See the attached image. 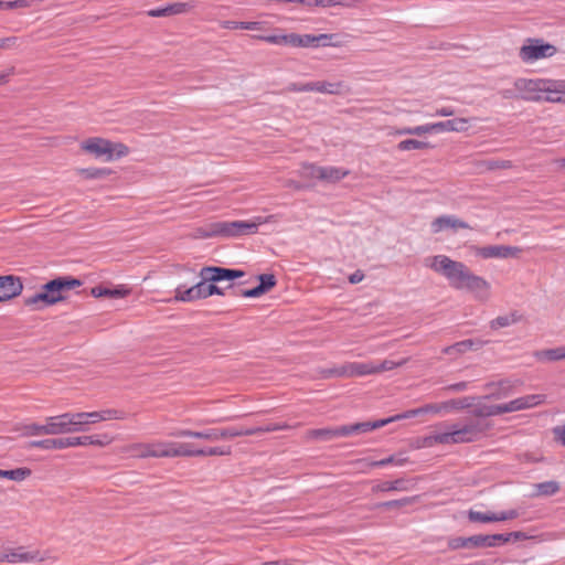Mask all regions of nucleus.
<instances>
[{
	"label": "nucleus",
	"mask_w": 565,
	"mask_h": 565,
	"mask_svg": "<svg viewBox=\"0 0 565 565\" xmlns=\"http://www.w3.org/2000/svg\"><path fill=\"white\" fill-rule=\"evenodd\" d=\"M12 431L19 433L22 437L46 435L45 424L39 423H19L13 426Z\"/></svg>",
	"instance_id": "obj_24"
},
{
	"label": "nucleus",
	"mask_w": 565,
	"mask_h": 565,
	"mask_svg": "<svg viewBox=\"0 0 565 565\" xmlns=\"http://www.w3.org/2000/svg\"><path fill=\"white\" fill-rule=\"evenodd\" d=\"M488 342L481 339H466L444 348L441 352L446 355L457 356L468 351H478Z\"/></svg>",
	"instance_id": "obj_16"
},
{
	"label": "nucleus",
	"mask_w": 565,
	"mask_h": 565,
	"mask_svg": "<svg viewBox=\"0 0 565 565\" xmlns=\"http://www.w3.org/2000/svg\"><path fill=\"white\" fill-rule=\"evenodd\" d=\"M231 447L194 448V457L227 456L231 455Z\"/></svg>",
	"instance_id": "obj_46"
},
{
	"label": "nucleus",
	"mask_w": 565,
	"mask_h": 565,
	"mask_svg": "<svg viewBox=\"0 0 565 565\" xmlns=\"http://www.w3.org/2000/svg\"><path fill=\"white\" fill-rule=\"evenodd\" d=\"M521 398L522 403L524 404V409L534 407L544 402V396L540 394L526 395L522 396Z\"/></svg>",
	"instance_id": "obj_55"
},
{
	"label": "nucleus",
	"mask_w": 565,
	"mask_h": 565,
	"mask_svg": "<svg viewBox=\"0 0 565 565\" xmlns=\"http://www.w3.org/2000/svg\"><path fill=\"white\" fill-rule=\"evenodd\" d=\"M392 422H395L394 416L385 418V419L374 420V422H361V423L338 426L339 427V437H348L351 435L369 433L374 429L381 428Z\"/></svg>",
	"instance_id": "obj_10"
},
{
	"label": "nucleus",
	"mask_w": 565,
	"mask_h": 565,
	"mask_svg": "<svg viewBox=\"0 0 565 565\" xmlns=\"http://www.w3.org/2000/svg\"><path fill=\"white\" fill-rule=\"evenodd\" d=\"M290 428V425L287 423H267L262 426L256 427H227V428H215L217 440L221 439H230L235 437L243 436H255L262 435L265 433L278 431V430H287Z\"/></svg>",
	"instance_id": "obj_6"
},
{
	"label": "nucleus",
	"mask_w": 565,
	"mask_h": 565,
	"mask_svg": "<svg viewBox=\"0 0 565 565\" xmlns=\"http://www.w3.org/2000/svg\"><path fill=\"white\" fill-rule=\"evenodd\" d=\"M311 175L323 181L337 182L348 175L349 171L335 167H317L311 164Z\"/></svg>",
	"instance_id": "obj_17"
},
{
	"label": "nucleus",
	"mask_w": 565,
	"mask_h": 565,
	"mask_svg": "<svg viewBox=\"0 0 565 565\" xmlns=\"http://www.w3.org/2000/svg\"><path fill=\"white\" fill-rule=\"evenodd\" d=\"M199 276H203L205 280L211 282L232 281L245 276V271L237 268H227L221 266H204L201 268Z\"/></svg>",
	"instance_id": "obj_8"
},
{
	"label": "nucleus",
	"mask_w": 565,
	"mask_h": 565,
	"mask_svg": "<svg viewBox=\"0 0 565 565\" xmlns=\"http://www.w3.org/2000/svg\"><path fill=\"white\" fill-rule=\"evenodd\" d=\"M200 277H201V280L193 285V288L195 291V297L198 300L207 298L206 286H207V282H211V280H205L203 278V276H200Z\"/></svg>",
	"instance_id": "obj_56"
},
{
	"label": "nucleus",
	"mask_w": 565,
	"mask_h": 565,
	"mask_svg": "<svg viewBox=\"0 0 565 565\" xmlns=\"http://www.w3.org/2000/svg\"><path fill=\"white\" fill-rule=\"evenodd\" d=\"M287 92H313V82L309 83H290L287 88Z\"/></svg>",
	"instance_id": "obj_57"
},
{
	"label": "nucleus",
	"mask_w": 565,
	"mask_h": 565,
	"mask_svg": "<svg viewBox=\"0 0 565 565\" xmlns=\"http://www.w3.org/2000/svg\"><path fill=\"white\" fill-rule=\"evenodd\" d=\"M441 409H444V406H443V403H439V404H427L420 408H417V409H411V411H407L403 414H398V415H395L394 416V420H398V419H403V418H409V417H413L417 414H420V413H428V412H434V413H438L440 412Z\"/></svg>",
	"instance_id": "obj_40"
},
{
	"label": "nucleus",
	"mask_w": 565,
	"mask_h": 565,
	"mask_svg": "<svg viewBox=\"0 0 565 565\" xmlns=\"http://www.w3.org/2000/svg\"><path fill=\"white\" fill-rule=\"evenodd\" d=\"M475 548L495 547L504 544L502 533L473 535Z\"/></svg>",
	"instance_id": "obj_27"
},
{
	"label": "nucleus",
	"mask_w": 565,
	"mask_h": 565,
	"mask_svg": "<svg viewBox=\"0 0 565 565\" xmlns=\"http://www.w3.org/2000/svg\"><path fill=\"white\" fill-rule=\"evenodd\" d=\"M335 38V34L333 33H321L318 35H315V44L316 46L322 45V46H329L333 45L330 41Z\"/></svg>",
	"instance_id": "obj_60"
},
{
	"label": "nucleus",
	"mask_w": 565,
	"mask_h": 565,
	"mask_svg": "<svg viewBox=\"0 0 565 565\" xmlns=\"http://www.w3.org/2000/svg\"><path fill=\"white\" fill-rule=\"evenodd\" d=\"M267 42L270 44H284L292 47H299L300 43V34L298 33H289V34H271L269 38H266Z\"/></svg>",
	"instance_id": "obj_34"
},
{
	"label": "nucleus",
	"mask_w": 565,
	"mask_h": 565,
	"mask_svg": "<svg viewBox=\"0 0 565 565\" xmlns=\"http://www.w3.org/2000/svg\"><path fill=\"white\" fill-rule=\"evenodd\" d=\"M557 49L545 42L543 39L529 38L520 47L519 56L524 63L534 62L541 58L551 57L556 54Z\"/></svg>",
	"instance_id": "obj_7"
},
{
	"label": "nucleus",
	"mask_w": 565,
	"mask_h": 565,
	"mask_svg": "<svg viewBox=\"0 0 565 565\" xmlns=\"http://www.w3.org/2000/svg\"><path fill=\"white\" fill-rule=\"evenodd\" d=\"M194 438L216 441L217 435L215 428H210L203 431H195Z\"/></svg>",
	"instance_id": "obj_62"
},
{
	"label": "nucleus",
	"mask_w": 565,
	"mask_h": 565,
	"mask_svg": "<svg viewBox=\"0 0 565 565\" xmlns=\"http://www.w3.org/2000/svg\"><path fill=\"white\" fill-rule=\"evenodd\" d=\"M174 300L175 301H184V302L198 300L195 297V291H194L193 286H191L189 288H186L184 285L178 286L175 288Z\"/></svg>",
	"instance_id": "obj_49"
},
{
	"label": "nucleus",
	"mask_w": 565,
	"mask_h": 565,
	"mask_svg": "<svg viewBox=\"0 0 565 565\" xmlns=\"http://www.w3.org/2000/svg\"><path fill=\"white\" fill-rule=\"evenodd\" d=\"M475 408L471 411V414L477 418H486L494 416L493 405L486 404H475Z\"/></svg>",
	"instance_id": "obj_52"
},
{
	"label": "nucleus",
	"mask_w": 565,
	"mask_h": 565,
	"mask_svg": "<svg viewBox=\"0 0 565 565\" xmlns=\"http://www.w3.org/2000/svg\"><path fill=\"white\" fill-rule=\"evenodd\" d=\"M83 280L74 276H56L53 279L47 280L43 284V290H45L49 305L54 306L68 298V292L83 285Z\"/></svg>",
	"instance_id": "obj_5"
},
{
	"label": "nucleus",
	"mask_w": 565,
	"mask_h": 565,
	"mask_svg": "<svg viewBox=\"0 0 565 565\" xmlns=\"http://www.w3.org/2000/svg\"><path fill=\"white\" fill-rule=\"evenodd\" d=\"M111 140L102 137H90L81 142V149L95 158H104L109 161Z\"/></svg>",
	"instance_id": "obj_11"
},
{
	"label": "nucleus",
	"mask_w": 565,
	"mask_h": 565,
	"mask_svg": "<svg viewBox=\"0 0 565 565\" xmlns=\"http://www.w3.org/2000/svg\"><path fill=\"white\" fill-rule=\"evenodd\" d=\"M24 547L20 546L17 550H10L9 557L10 563H18V562H32V561H43L42 557H40V552H23Z\"/></svg>",
	"instance_id": "obj_33"
},
{
	"label": "nucleus",
	"mask_w": 565,
	"mask_h": 565,
	"mask_svg": "<svg viewBox=\"0 0 565 565\" xmlns=\"http://www.w3.org/2000/svg\"><path fill=\"white\" fill-rule=\"evenodd\" d=\"M431 269L445 276L454 289L472 292L478 299H487L489 296L490 284L483 277L475 275L462 262L437 255Z\"/></svg>",
	"instance_id": "obj_1"
},
{
	"label": "nucleus",
	"mask_w": 565,
	"mask_h": 565,
	"mask_svg": "<svg viewBox=\"0 0 565 565\" xmlns=\"http://www.w3.org/2000/svg\"><path fill=\"white\" fill-rule=\"evenodd\" d=\"M433 232L438 233L444 228L452 227L455 230L457 228H470L469 224L465 221H461L459 218H456L451 215H441L437 218H435L431 223Z\"/></svg>",
	"instance_id": "obj_21"
},
{
	"label": "nucleus",
	"mask_w": 565,
	"mask_h": 565,
	"mask_svg": "<svg viewBox=\"0 0 565 565\" xmlns=\"http://www.w3.org/2000/svg\"><path fill=\"white\" fill-rule=\"evenodd\" d=\"M401 365V363H395L390 360H384L381 363L374 364V373H381L383 371H390L393 370L395 366Z\"/></svg>",
	"instance_id": "obj_63"
},
{
	"label": "nucleus",
	"mask_w": 565,
	"mask_h": 565,
	"mask_svg": "<svg viewBox=\"0 0 565 565\" xmlns=\"http://www.w3.org/2000/svg\"><path fill=\"white\" fill-rule=\"evenodd\" d=\"M548 82H553L556 84H561L562 87L559 88V93H542L544 102L550 103H565V81H556V79H548Z\"/></svg>",
	"instance_id": "obj_48"
},
{
	"label": "nucleus",
	"mask_w": 565,
	"mask_h": 565,
	"mask_svg": "<svg viewBox=\"0 0 565 565\" xmlns=\"http://www.w3.org/2000/svg\"><path fill=\"white\" fill-rule=\"evenodd\" d=\"M515 89L520 93V97L529 102H541L542 93H559L561 84L548 82L545 78L527 79L519 78L514 83Z\"/></svg>",
	"instance_id": "obj_4"
},
{
	"label": "nucleus",
	"mask_w": 565,
	"mask_h": 565,
	"mask_svg": "<svg viewBox=\"0 0 565 565\" xmlns=\"http://www.w3.org/2000/svg\"><path fill=\"white\" fill-rule=\"evenodd\" d=\"M109 161L126 157L129 153V147L122 142L111 141Z\"/></svg>",
	"instance_id": "obj_51"
},
{
	"label": "nucleus",
	"mask_w": 565,
	"mask_h": 565,
	"mask_svg": "<svg viewBox=\"0 0 565 565\" xmlns=\"http://www.w3.org/2000/svg\"><path fill=\"white\" fill-rule=\"evenodd\" d=\"M520 516V512L516 509H510L507 511L497 512V522L514 520Z\"/></svg>",
	"instance_id": "obj_59"
},
{
	"label": "nucleus",
	"mask_w": 565,
	"mask_h": 565,
	"mask_svg": "<svg viewBox=\"0 0 565 565\" xmlns=\"http://www.w3.org/2000/svg\"><path fill=\"white\" fill-rule=\"evenodd\" d=\"M481 398L482 397L477 396L451 398L446 402H443V406L445 411H460L472 407L475 405V402L480 401Z\"/></svg>",
	"instance_id": "obj_29"
},
{
	"label": "nucleus",
	"mask_w": 565,
	"mask_h": 565,
	"mask_svg": "<svg viewBox=\"0 0 565 565\" xmlns=\"http://www.w3.org/2000/svg\"><path fill=\"white\" fill-rule=\"evenodd\" d=\"M102 415H103V420H109V419H119V420H122V419H126L127 416H128V413H126L125 411H120V409H104V411H100Z\"/></svg>",
	"instance_id": "obj_54"
},
{
	"label": "nucleus",
	"mask_w": 565,
	"mask_h": 565,
	"mask_svg": "<svg viewBox=\"0 0 565 565\" xmlns=\"http://www.w3.org/2000/svg\"><path fill=\"white\" fill-rule=\"evenodd\" d=\"M406 462H408V458L405 457L403 452H398L381 460L369 461L367 466L369 468H381L387 465L403 466Z\"/></svg>",
	"instance_id": "obj_38"
},
{
	"label": "nucleus",
	"mask_w": 565,
	"mask_h": 565,
	"mask_svg": "<svg viewBox=\"0 0 565 565\" xmlns=\"http://www.w3.org/2000/svg\"><path fill=\"white\" fill-rule=\"evenodd\" d=\"M374 373V363L353 362L341 367L326 371V376H363Z\"/></svg>",
	"instance_id": "obj_13"
},
{
	"label": "nucleus",
	"mask_w": 565,
	"mask_h": 565,
	"mask_svg": "<svg viewBox=\"0 0 565 565\" xmlns=\"http://www.w3.org/2000/svg\"><path fill=\"white\" fill-rule=\"evenodd\" d=\"M431 132H436L435 122L413 127L414 136H423Z\"/></svg>",
	"instance_id": "obj_61"
},
{
	"label": "nucleus",
	"mask_w": 565,
	"mask_h": 565,
	"mask_svg": "<svg viewBox=\"0 0 565 565\" xmlns=\"http://www.w3.org/2000/svg\"><path fill=\"white\" fill-rule=\"evenodd\" d=\"M67 416H68L70 424H71L72 428H74L73 429L74 433L86 430V425H88L86 412L67 413Z\"/></svg>",
	"instance_id": "obj_42"
},
{
	"label": "nucleus",
	"mask_w": 565,
	"mask_h": 565,
	"mask_svg": "<svg viewBox=\"0 0 565 565\" xmlns=\"http://www.w3.org/2000/svg\"><path fill=\"white\" fill-rule=\"evenodd\" d=\"M257 286L248 289H239L238 292H234L233 296L244 298H258L270 291L277 285V279L274 274H259L257 276Z\"/></svg>",
	"instance_id": "obj_9"
},
{
	"label": "nucleus",
	"mask_w": 565,
	"mask_h": 565,
	"mask_svg": "<svg viewBox=\"0 0 565 565\" xmlns=\"http://www.w3.org/2000/svg\"><path fill=\"white\" fill-rule=\"evenodd\" d=\"M46 435H63L74 433L67 413L45 418Z\"/></svg>",
	"instance_id": "obj_15"
},
{
	"label": "nucleus",
	"mask_w": 565,
	"mask_h": 565,
	"mask_svg": "<svg viewBox=\"0 0 565 565\" xmlns=\"http://www.w3.org/2000/svg\"><path fill=\"white\" fill-rule=\"evenodd\" d=\"M307 440L330 441L339 437V427L315 428L306 431Z\"/></svg>",
	"instance_id": "obj_22"
},
{
	"label": "nucleus",
	"mask_w": 565,
	"mask_h": 565,
	"mask_svg": "<svg viewBox=\"0 0 565 565\" xmlns=\"http://www.w3.org/2000/svg\"><path fill=\"white\" fill-rule=\"evenodd\" d=\"M258 224L249 221H217L196 228V237H238L254 234Z\"/></svg>",
	"instance_id": "obj_2"
},
{
	"label": "nucleus",
	"mask_w": 565,
	"mask_h": 565,
	"mask_svg": "<svg viewBox=\"0 0 565 565\" xmlns=\"http://www.w3.org/2000/svg\"><path fill=\"white\" fill-rule=\"evenodd\" d=\"M436 132L441 131H456L463 132L468 130V119L454 118L445 121L435 122Z\"/></svg>",
	"instance_id": "obj_25"
},
{
	"label": "nucleus",
	"mask_w": 565,
	"mask_h": 565,
	"mask_svg": "<svg viewBox=\"0 0 565 565\" xmlns=\"http://www.w3.org/2000/svg\"><path fill=\"white\" fill-rule=\"evenodd\" d=\"M114 171L110 168H82L78 169V174L85 180H102L106 179Z\"/></svg>",
	"instance_id": "obj_35"
},
{
	"label": "nucleus",
	"mask_w": 565,
	"mask_h": 565,
	"mask_svg": "<svg viewBox=\"0 0 565 565\" xmlns=\"http://www.w3.org/2000/svg\"><path fill=\"white\" fill-rule=\"evenodd\" d=\"M23 290L20 277L14 275L0 276V302L19 296Z\"/></svg>",
	"instance_id": "obj_14"
},
{
	"label": "nucleus",
	"mask_w": 565,
	"mask_h": 565,
	"mask_svg": "<svg viewBox=\"0 0 565 565\" xmlns=\"http://www.w3.org/2000/svg\"><path fill=\"white\" fill-rule=\"evenodd\" d=\"M350 88L349 86L340 81L330 83L327 81H317L313 82V92H319L322 94H330V95H343L349 93Z\"/></svg>",
	"instance_id": "obj_19"
},
{
	"label": "nucleus",
	"mask_w": 565,
	"mask_h": 565,
	"mask_svg": "<svg viewBox=\"0 0 565 565\" xmlns=\"http://www.w3.org/2000/svg\"><path fill=\"white\" fill-rule=\"evenodd\" d=\"M448 547L452 551L459 548H475L473 535L469 537L455 536L448 540Z\"/></svg>",
	"instance_id": "obj_47"
},
{
	"label": "nucleus",
	"mask_w": 565,
	"mask_h": 565,
	"mask_svg": "<svg viewBox=\"0 0 565 565\" xmlns=\"http://www.w3.org/2000/svg\"><path fill=\"white\" fill-rule=\"evenodd\" d=\"M129 294H130V289L125 286H117L114 288H108V287L98 285L90 289V295L94 298L108 297V298L119 299V298H125Z\"/></svg>",
	"instance_id": "obj_20"
},
{
	"label": "nucleus",
	"mask_w": 565,
	"mask_h": 565,
	"mask_svg": "<svg viewBox=\"0 0 565 565\" xmlns=\"http://www.w3.org/2000/svg\"><path fill=\"white\" fill-rule=\"evenodd\" d=\"M170 458L194 457V446L190 443H169Z\"/></svg>",
	"instance_id": "obj_36"
},
{
	"label": "nucleus",
	"mask_w": 565,
	"mask_h": 565,
	"mask_svg": "<svg viewBox=\"0 0 565 565\" xmlns=\"http://www.w3.org/2000/svg\"><path fill=\"white\" fill-rule=\"evenodd\" d=\"M535 356L539 361H559L565 359V345L553 349H545L535 352Z\"/></svg>",
	"instance_id": "obj_37"
},
{
	"label": "nucleus",
	"mask_w": 565,
	"mask_h": 565,
	"mask_svg": "<svg viewBox=\"0 0 565 565\" xmlns=\"http://www.w3.org/2000/svg\"><path fill=\"white\" fill-rule=\"evenodd\" d=\"M24 306L31 307L33 310H42L51 307V305H49L46 292L43 290V286H41L39 292L24 298Z\"/></svg>",
	"instance_id": "obj_32"
},
{
	"label": "nucleus",
	"mask_w": 565,
	"mask_h": 565,
	"mask_svg": "<svg viewBox=\"0 0 565 565\" xmlns=\"http://www.w3.org/2000/svg\"><path fill=\"white\" fill-rule=\"evenodd\" d=\"M397 150L399 151H408L415 149H430L434 146L428 141H420L417 139H405L397 143Z\"/></svg>",
	"instance_id": "obj_44"
},
{
	"label": "nucleus",
	"mask_w": 565,
	"mask_h": 565,
	"mask_svg": "<svg viewBox=\"0 0 565 565\" xmlns=\"http://www.w3.org/2000/svg\"><path fill=\"white\" fill-rule=\"evenodd\" d=\"M408 480L398 478L393 481H384L372 488V492H391V491H406L408 490Z\"/></svg>",
	"instance_id": "obj_28"
},
{
	"label": "nucleus",
	"mask_w": 565,
	"mask_h": 565,
	"mask_svg": "<svg viewBox=\"0 0 565 565\" xmlns=\"http://www.w3.org/2000/svg\"><path fill=\"white\" fill-rule=\"evenodd\" d=\"M523 320V315L518 310H513L504 316H499L490 321V328L492 330H499L501 328L509 327Z\"/></svg>",
	"instance_id": "obj_26"
},
{
	"label": "nucleus",
	"mask_w": 565,
	"mask_h": 565,
	"mask_svg": "<svg viewBox=\"0 0 565 565\" xmlns=\"http://www.w3.org/2000/svg\"><path fill=\"white\" fill-rule=\"evenodd\" d=\"M19 42L18 36H8V38H1L0 39V49L3 50H10L17 46Z\"/></svg>",
	"instance_id": "obj_64"
},
{
	"label": "nucleus",
	"mask_w": 565,
	"mask_h": 565,
	"mask_svg": "<svg viewBox=\"0 0 565 565\" xmlns=\"http://www.w3.org/2000/svg\"><path fill=\"white\" fill-rule=\"evenodd\" d=\"M418 497H405L402 499L390 500L384 502L375 503L371 510H402L406 507L414 504L417 501Z\"/></svg>",
	"instance_id": "obj_23"
},
{
	"label": "nucleus",
	"mask_w": 565,
	"mask_h": 565,
	"mask_svg": "<svg viewBox=\"0 0 565 565\" xmlns=\"http://www.w3.org/2000/svg\"><path fill=\"white\" fill-rule=\"evenodd\" d=\"M487 387L495 388V391H492L489 395L484 396L483 398L500 399L502 397L508 396V394L511 390V385H510L509 381H500L498 383H494V382L488 383Z\"/></svg>",
	"instance_id": "obj_39"
},
{
	"label": "nucleus",
	"mask_w": 565,
	"mask_h": 565,
	"mask_svg": "<svg viewBox=\"0 0 565 565\" xmlns=\"http://www.w3.org/2000/svg\"><path fill=\"white\" fill-rule=\"evenodd\" d=\"M490 427L491 425L488 423L470 420L462 426L452 425V429L450 431L437 434L433 438L437 444L443 445L472 443L490 429Z\"/></svg>",
	"instance_id": "obj_3"
},
{
	"label": "nucleus",
	"mask_w": 565,
	"mask_h": 565,
	"mask_svg": "<svg viewBox=\"0 0 565 565\" xmlns=\"http://www.w3.org/2000/svg\"><path fill=\"white\" fill-rule=\"evenodd\" d=\"M193 8H194V4L191 2H174V3L168 4L163 8L151 9L147 13L149 17L160 18V17H169V15L188 13Z\"/></svg>",
	"instance_id": "obj_18"
},
{
	"label": "nucleus",
	"mask_w": 565,
	"mask_h": 565,
	"mask_svg": "<svg viewBox=\"0 0 565 565\" xmlns=\"http://www.w3.org/2000/svg\"><path fill=\"white\" fill-rule=\"evenodd\" d=\"M169 443L150 444L146 446V456L162 458H170Z\"/></svg>",
	"instance_id": "obj_43"
},
{
	"label": "nucleus",
	"mask_w": 565,
	"mask_h": 565,
	"mask_svg": "<svg viewBox=\"0 0 565 565\" xmlns=\"http://www.w3.org/2000/svg\"><path fill=\"white\" fill-rule=\"evenodd\" d=\"M467 518L470 522L492 523L497 522V512H479L475 510H469L467 512Z\"/></svg>",
	"instance_id": "obj_45"
},
{
	"label": "nucleus",
	"mask_w": 565,
	"mask_h": 565,
	"mask_svg": "<svg viewBox=\"0 0 565 565\" xmlns=\"http://www.w3.org/2000/svg\"><path fill=\"white\" fill-rule=\"evenodd\" d=\"M476 254L482 258H510L518 257L522 248L508 245H488L475 247Z\"/></svg>",
	"instance_id": "obj_12"
},
{
	"label": "nucleus",
	"mask_w": 565,
	"mask_h": 565,
	"mask_svg": "<svg viewBox=\"0 0 565 565\" xmlns=\"http://www.w3.org/2000/svg\"><path fill=\"white\" fill-rule=\"evenodd\" d=\"M535 491L531 497H552L561 490L559 482L555 480L544 481L534 484Z\"/></svg>",
	"instance_id": "obj_31"
},
{
	"label": "nucleus",
	"mask_w": 565,
	"mask_h": 565,
	"mask_svg": "<svg viewBox=\"0 0 565 565\" xmlns=\"http://www.w3.org/2000/svg\"><path fill=\"white\" fill-rule=\"evenodd\" d=\"M25 450H30L32 448H40L44 450L51 449H63L62 437L61 438H46L40 440H30L25 443L22 447Z\"/></svg>",
	"instance_id": "obj_30"
},
{
	"label": "nucleus",
	"mask_w": 565,
	"mask_h": 565,
	"mask_svg": "<svg viewBox=\"0 0 565 565\" xmlns=\"http://www.w3.org/2000/svg\"><path fill=\"white\" fill-rule=\"evenodd\" d=\"M217 282H207V286H206V292H207V297L210 296H213V295H218V296H224L225 295V290H232V295L234 292H237L235 290V286L234 284H230L226 288H222V287H218L216 285Z\"/></svg>",
	"instance_id": "obj_53"
},
{
	"label": "nucleus",
	"mask_w": 565,
	"mask_h": 565,
	"mask_svg": "<svg viewBox=\"0 0 565 565\" xmlns=\"http://www.w3.org/2000/svg\"><path fill=\"white\" fill-rule=\"evenodd\" d=\"M82 446H106L109 445L113 438L108 434H97L90 436H81Z\"/></svg>",
	"instance_id": "obj_41"
},
{
	"label": "nucleus",
	"mask_w": 565,
	"mask_h": 565,
	"mask_svg": "<svg viewBox=\"0 0 565 565\" xmlns=\"http://www.w3.org/2000/svg\"><path fill=\"white\" fill-rule=\"evenodd\" d=\"M32 475V470L28 467H20L11 470H4V477L6 479L13 480V481H23L28 477Z\"/></svg>",
	"instance_id": "obj_50"
},
{
	"label": "nucleus",
	"mask_w": 565,
	"mask_h": 565,
	"mask_svg": "<svg viewBox=\"0 0 565 565\" xmlns=\"http://www.w3.org/2000/svg\"><path fill=\"white\" fill-rule=\"evenodd\" d=\"M502 537L504 539V544H507L511 541H525L529 539V535L522 531H514L510 533H502Z\"/></svg>",
	"instance_id": "obj_58"
}]
</instances>
